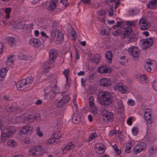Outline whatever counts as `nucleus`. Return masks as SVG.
I'll use <instances>...</instances> for the list:
<instances>
[{
  "label": "nucleus",
  "mask_w": 157,
  "mask_h": 157,
  "mask_svg": "<svg viewBox=\"0 0 157 157\" xmlns=\"http://www.w3.org/2000/svg\"><path fill=\"white\" fill-rule=\"evenodd\" d=\"M113 97L111 94L107 91H101L98 92V100L103 106H107L112 103Z\"/></svg>",
  "instance_id": "obj_1"
},
{
  "label": "nucleus",
  "mask_w": 157,
  "mask_h": 157,
  "mask_svg": "<svg viewBox=\"0 0 157 157\" xmlns=\"http://www.w3.org/2000/svg\"><path fill=\"white\" fill-rule=\"evenodd\" d=\"M16 132L14 126H9L5 128L1 132V140L2 142H5Z\"/></svg>",
  "instance_id": "obj_2"
},
{
  "label": "nucleus",
  "mask_w": 157,
  "mask_h": 157,
  "mask_svg": "<svg viewBox=\"0 0 157 157\" xmlns=\"http://www.w3.org/2000/svg\"><path fill=\"white\" fill-rule=\"evenodd\" d=\"M43 148L41 145H36L31 147L29 149V154L33 156H36L41 155Z\"/></svg>",
  "instance_id": "obj_3"
},
{
  "label": "nucleus",
  "mask_w": 157,
  "mask_h": 157,
  "mask_svg": "<svg viewBox=\"0 0 157 157\" xmlns=\"http://www.w3.org/2000/svg\"><path fill=\"white\" fill-rule=\"evenodd\" d=\"M61 94L63 97L57 103V106L59 108L62 107L64 104L68 102L70 99L69 95L68 94H66L65 92L61 93Z\"/></svg>",
  "instance_id": "obj_4"
},
{
  "label": "nucleus",
  "mask_w": 157,
  "mask_h": 157,
  "mask_svg": "<svg viewBox=\"0 0 157 157\" xmlns=\"http://www.w3.org/2000/svg\"><path fill=\"white\" fill-rule=\"evenodd\" d=\"M101 115L104 121L106 122H111L114 120V115L112 112L105 110L102 112Z\"/></svg>",
  "instance_id": "obj_5"
},
{
  "label": "nucleus",
  "mask_w": 157,
  "mask_h": 157,
  "mask_svg": "<svg viewBox=\"0 0 157 157\" xmlns=\"http://www.w3.org/2000/svg\"><path fill=\"white\" fill-rule=\"evenodd\" d=\"M128 51L133 58H137L139 56V50L136 46H132L128 48Z\"/></svg>",
  "instance_id": "obj_6"
},
{
  "label": "nucleus",
  "mask_w": 157,
  "mask_h": 157,
  "mask_svg": "<svg viewBox=\"0 0 157 157\" xmlns=\"http://www.w3.org/2000/svg\"><path fill=\"white\" fill-rule=\"evenodd\" d=\"M113 69L108 67L106 65H102L99 67L98 71L100 73L110 74Z\"/></svg>",
  "instance_id": "obj_7"
},
{
  "label": "nucleus",
  "mask_w": 157,
  "mask_h": 157,
  "mask_svg": "<svg viewBox=\"0 0 157 157\" xmlns=\"http://www.w3.org/2000/svg\"><path fill=\"white\" fill-rule=\"evenodd\" d=\"M143 40L142 45L143 47V48L145 50L151 46L153 43V40L152 38L144 39Z\"/></svg>",
  "instance_id": "obj_8"
},
{
  "label": "nucleus",
  "mask_w": 157,
  "mask_h": 157,
  "mask_svg": "<svg viewBox=\"0 0 157 157\" xmlns=\"http://www.w3.org/2000/svg\"><path fill=\"white\" fill-rule=\"evenodd\" d=\"M139 24L140 26V29L141 30H145L149 28L148 24L145 18L141 19L139 21Z\"/></svg>",
  "instance_id": "obj_9"
},
{
  "label": "nucleus",
  "mask_w": 157,
  "mask_h": 157,
  "mask_svg": "<svg viewBox=\"0 0 157 157\" xmlns=\"http://www.w3.org/2000/svg\"><path fill=\"white\" fill-rule=\"evenodd\" d=\"M33 130V128L31 127L30 125H28L24 126L20 130L19 132L21 134H25L28 132L31 133Z\"/></svg>",
  "instance_id": "obj_10"
},
{
  "label": "nucleus",
  "mask_w": 157,
  "mask_h": 157,
  "mask_svg": "<svg viewBox=\"0 0 157 157\" xmlns=\"http://www.w3.org/2000/svg\"><path fill=\"white\" fill-rule=\"evenodd\" d=\"M27 85L25 79H23L21 81H19L16 84V86L17 89L19 90H21L25 89L27 87Z\"/></svg>",
  "instance_id": "obj_11"
},
{
  "label": "nucleus",
  "mask_w": 157,
  "mask_h": 157,
  "mask_svg": "<svg viewBox=\"0 0 157 157\" xmlns=\"http://www.w3.org/2000/svg\"><path fill=\"white\" fill-rule=\"evenodd\" d=\"M57 51L55 49H52L49 53V59L51 61L53 62L56 59L58 55Z\"/></svg>",
  "instance_id": "obj_12"
},
{
  "label": "nucleus",
  "mask_w": 157,
  "mask_h": 157,
  "mask_svg": "<svg viewBox=\"0 0 157 157\" xmlns=\"http://www.w3.org/2000/svg\"><path fill=\"white\" fill-rule=\"evenodd\" d=\"M111 80L105 78H103L100 80V84L101 86H111Z\"/></svg>",
  "instance_id": "obj_13"
},
{
  "label": "nucleus",
  "mask_w": 157,
  "mask_h": 157,
  "mask_svg": "<svg viewBox=\"0 0 157 157\" xmlns=\"http://www.w3.org/2000/svg\"><path fill=\"white\" fill-rule=\"evenodd\" d=\"M30 42L31 44L36 48H38L41 45L40 41L37 38H32L30 40Z\"/></svg>",
  "instance_id": "obj_14"
},
{
  "label": "nucleus",
  "mask_w": 157,
  "mask_h": 157,
  "mask_svg": "<svg viewBox=\"0 0 157 157\" xmlns=\"http://www.w3.org/2000/svg\"><path fill=\"white\" fill-rule=\"evenodd\" d=\"M56 42L57 44H61L63 41L64 37L63 33L58 30Z\"/></svg>",
  "instance_id": "obj_15"
},
{
  "label": "nucleus",
  "mask_w": 157,
  "mask_h": 157,
  "mask_svg": "<svg viewBox=\"0 0 157 157\" xmlns=\"http://www.w3.org/2000/svg\"><path fill=\"white\" fill-rule=\"evenodd\" d=\"M72 121L73 123L78 124L81 121L80 115L78 113H74L72 116Z\"/></svg>",
  "instance_id": "obj_16"
},
{
  "label": "nucleus",
  "mask_w": 157,
  "mask_h": 157,
  "mask_svg": "<svg viewBox=\"0 0 157 157\" xmlns=\"http://www.w3.org/2000/svg\"><path fill=\"white\" fill-rule=\"evenodd\" d=\"M99 144L100 145L98 147H96L97 149V151H101V152H97V153L98 154H103L105 152L106 148L105 145L103 144L99 143Z\"/></svg>",
  "instance_id": "obj_17"
},
{
  "label": "nucleus",
  "mask_w": 157,
  "mask_h": 157,
  "mask_svg": "<svg viewBox=\"0 0 157 157\" xmlns=\"http://www.w3.org/2000/svg\"><path fill=\"white\" fill-rule=\"evenodd\" d=\"M117 86H118L119 90L120 92H121L122 93H126L128 90V87L125 85H122L121 84L120 85V84H118V85Z\"/></svg>",
  "instance_id": "obj_18"
},
{
  "label": "nucleus",
  "mask_w": 157,
  "mask_h": 157,
  "mask_svg": "<svg viewBox=\"0 0 157 157\" xmlns=\"http://www.w3.org/2000/svg\"><path fill=\"white\" fill-rule=\"evenodd\" d=\"M58 0H52L51 2H50L48 7L49 10H54L56 7V3H58Z\"/></svg>",
  "instance_id": "obj_19"
},
{
  "label": "nucleus",
  "mask_w": 157,
  "mask_h": 157,
  "mask_svg": "<svg viewBox=\"0 0 157 157\" xmlns=\"http://www.w3.org/2000/svg\"><path fill=\"white\" fill-rule=\"evenodd\" d=\"M157 3L155 2V1H154L152 0L149 2L147 4V7L148 8L151 9H155L157 7Z\"/></svg>",
  "instance_id": "obj_20"
},
{
  "label": "nucleus",
  "mask_w": 157,
  "mask_h": 157,
  "mask_svg": "<svg viewBox=\"0 0 157 157\" xmlns=\"http://www.w3.org/2000/svg\"><path fill=\"white\" fill-rule=\"evenodd\" d=\"M152 62L150 66H149L148 68H145L147 72H150L151 70H154L157 67L155 61H152Z\"/></svg>",
  "instance_id": "obj_21"
},
{
  "label": "nucleus",
  "mask_w": 157,
  "mask_h": 157,
  "mask_svg": "<svg viewBox=\"0 0 157 157\" xmlns=\"http://www.w3.org/2000/svg\"><path fill=\"white\" fill-rule=\"evenodd\" d=\"M122 30L124 33L126 35H128L129 37L130 34H131L132 32V30L131 27H126L124 29H122Z\"/></svg>",
  "instance_id": "obj_22"
},
{
  "label": "nucleus",
  "mask_w": 157,
  "mask_h": 157,
  "mask_svg": "<svg viewBox=\"0 0 157 157\" xmlns=\"http://www.w3.org/2000/svg\"><path fill=\"white\" fill-rule=\"evenodd\" d=\"M54 90H51L48 92V96H49V99H53L54 98L56 94H58V91H56V92H54Z\"/></svg>",
  "instance_id": "obj_23"
},
{
  "label": "nucleus",
  "mask_w": 157,
  "mask_h": 157,
  "mask_svg": "<svg viewBox=\"0 0 157 157\" xmlns=\"http://www.w3.org/2000/svg\"><path fill=\"white\" fill-rule=\"evenodd\" d=\"M73 146V144L72 142H69L67 145H66L65 146L63 147L62 148V149L63 151L67 150H69L71 149H73L74 147L72 148V147Z\"/></svg>",
  "instance_id": "obj_24"
},
{
  "label": "nucleus",
  "mask_w": 157,
  "mask_h": 157,
  "mask_svg": "<svg viewBox=\"0 0 157 157\" xmlns=\"http://www.w3.org/2000/svg\"><path fill=\"white\" fill-rule=\"evenodd\" d=\"M18 58L19 59L21 60H28L30 59V57L29 56H27L24 55L21 53L18 56Z\"/></svg>",
  "instance_id": "obj_25"
},
{
  "label": "nucleus",
  "mask_w": 157,
  "mask_h": 157,
  "mask_svg": "<svg viewBox=\"0 0 157 157\" xmlns=\"http://www.w3.org/2000/svg\"><path fill=\"white\" fill-rule=\"evenodd\" d=\"M12 8L10 7L6 8L5 10V12L6 13L5 18L6 19H8L10 17V13L11 12Z\"/></svg>",
  "instance_id": "obj_26"
},
{
  "label": "nucleus",
  "mask_w": 157,
  "mask_h": 157,
  "mask_svg": "<svg viewBox=\"0 0 157 157\" xmlns=\"http://www.w3.org/2000/svg\"><path fill=\"white\" fill-rule=\"evenodd\" d=\"M7 144L8 145L13 147H15L17 145L16 143L15 140L12 139H9L7 142Z\"/></svg>",
  "instance_id": "obj_27"
},
{
  "label": "nucleus",
  "mask_w": 157,
  "mask_h": 157,
  "mask_svg": "<svg viewBox=\"0 0 157 157\" xmlns=\"http://www.w3.org/2000/svg\"><path fill=\"white\" fill-rule=\"evenodd\" d=\"M89 103L90 108L94 107V98L92 96H90L88 99Z\"/></svg>",
  "instance_id": "obj_28"
},
{
  "label": "nucleus",
  "mask_w": 157,
  "mask_h": 157,
  "mask_svg": "<svg viewBox=\"0 0 157 157\" xmlns=\"http://www.w3.org/2000/svg\"><path fill=\"white\" fill-rule=\"evenodd\" d=\"M123 101L121 100H120L118 101V109L120 110V113H123L124 111V106L123 105Z\"/></svg>",
  "instance_id": "obj_29"
},
{
  "label": "nucleus",
  "mask_w": 157,
  "mask_h": 157,
  "mask_svg": "<svg viewBox=\"0 0 157 157\" xmlns=\"http://www.w3.org/2000/svg\"><path fill=\"white\" fill-rule=\"evenodd\" d=\"M105 57L109 62L112 61V59L113 57V54L112 52L109 51L106 52L105 53Z\"/></svg>",
  "instance_id": "obj_30"
},
{
  "label": "nucleus",
  "mask_w": 157,
  "mask_h": 157,
  "mask_svg": "<svg viewBox=\"0 0 157 157\" xmlns=\"http://www.w3.org/2000/svg\"><path fill=\"white\" fill-rule=\"evenodd\" d=\"M123 32L122 29H119L112 33V35L115 36H117L120 35Z\"/></svg>",
  "instance_id": "obj_31"
},
{
  "label": "nucleus",
  "mask_w": 157,
  "mask_h": 157,
  "mask_svg": "<svg viewBox=\"0 0 157 157\" xmlns=\"http://www.w3.org/2000/svg\"><path fill=\"white\" fill-rule=\"evenodd\" d=\"M129 39L128 40L129 43L133 42L136 37V35L134 33V32L130 34L129 36Z\"/></svg>",
  "instance_id": "obj_32"
},
{
  "label": "nucleus",
  "mask_w": 157,
  "mask_h": 157,
  "mask_svg": "<svg viewBox=\"0 0 157 157\" xmlns=\"http://www.w3.org/2000/svg\"><path fill=\"white\" fill-rule=\"evenodd\" d=\"M8 110L12 112H15L17 110L18 107L15 106L13 104L11 106H8Z\"/></svg>",
  "instance_id": "obj_33"
},
{
  "label": "nucleus",
  "mask_w": 157,
  "mask_h": 157,
  "mask_svg": "<svg viewBox=\"0 0 157 157\" xmlns=\"http://www.w3.org/2000/svg\"><path fill=\"white\" fill-rule=\"evenodd\" d=\"M7 41L8 43L11 47L13 46L16 42L15 39L12 37L9 38Z\"/></svg>",
  "instance_id": "obj_34"
},
{
  "label": "nucleus",
  "mask_w": 157,
  "mask_h": 157,
  "mask_svg": "<svg viewBox=\"0 0 157 157\" xmlns=\"http://www.w3.org/2000/svg\"><path fill=\"white\" fill-rule=\"evenodd\" d=\"M132 146V145L131 143H128V144H126L124 151L126 153H128L130 152V150Z\"/></svg>",
  "instance_id": "obj_35"
},
{
  "label": "nucleus",
  "mask_w": 157,
  "mask_h": 157,
  "mask_svg": "<svg viewBox=\"0 0 157 157\" xmlns=\"http://www.w3.org/2000/svg\"><path fill=\"white\" fill-rule=\"evenodd\" d=\"M33 78L31 76L28 77L26 78V79H25L27 85L31 84L33 82Z\"/></svg>",
  "instance_id": "obj_36"
},
{
  "label": "nucleus",
  "mask_w": 157,
  "mask_h": 157,
  "mask_svg": "<svg viewBox=\"0 0 157 157\" xmlns=\"http://www.w3.org/2000/svg\"><path fill=\"white\" fill-rule=\"evenodd\" d=\"M97 136L98 135L95 132L91 133L90 134V138L87 140V141L89 142L92 140H93L95 139Z\"/></svg>",
  "instance_id": "obj_37"
},
{
  "label": "nucleus",
  "mask_w": 157,
  "mask_h": 157,
  "mask_svg": "<svg viewBox=\"0 0 157 157\" xmlns=\"http://www.w3.org/2000/svg\"><path fill=\"white\" fill-rule=\"evenodd\" d=\"M98 58H97L96 56H94L93 58L91 59H90V62L97 63H98L99 61V58H100V57L98 55Z\"/></svg>",
  "instance_id": "obj_38"
},
{
  "label": "nucleus",
  "mask_w": 157,
  "mask_h": 157,
  "mask_svg": "<svg viewBox=\"0 0 157 157\" xmlns=\"http://www.w3.org/2000/svg\"><path fill=\"white\" fill-rule=\"evenodd\" d=\"M29 25H26L25 24H23L22 25H20L19 26V28L20 29H24V31H25L26 32L28 31V28Z\"/></svg>",
  "instance_id": "obj_39"
},
{
  "label": "nucleus",
  "mask_w": 157,
  "mask_h": 157,
  "mask_svg": "<svg viewBox=\"0 0 157 157\" xmlns=\"http://www.w3.org/2000/svg\"><path fill=\"white\" fill-rule=\"evenodd\" d=\"M72 33H71L70 35L72 36V39L74 41H75L77 39L76 33L75 32V30L73 29H72Z\"/></svg>",
  "instance_id": "obj_40"
},
{
  "label": "nucleus",
  "mask_w": 157,
  "mask_h": 157,
  "mask_svg": "<svg viewBox=\"0 0 157 157\" xmlns=\"http://www.w3.org/2000/svg\"><path fill=\"white\" fill-rule=\"evenodd\" d=\"M69 72V70L68 69H65V70L63 72V73L64 74L65 77L66 78V80L67 82L68 80V75Z\"/></svg>",
  "instance_id": "obj_41"
},
{
  "label": "nucleus",
  "mask_w": 157,
  "mask_h": 157,
  "mask_svg": "<svg viewBox=\"0 0 157 157\" xmlns=\"http://www.w3.org/2000/svg\"><path fill=\"white\" fill-rule=\"evenodd\" d=\"M152 61L154 60L151 59H147L146 61V64L144 65V67L148 68L149 67L148 66L151 64V63L152 62Z\"/></svg>",
  "instance_id": "obj_42"
},
{
  "label": "nucleus",
  "mask_w": 157,
  "mask_h": 157,
  "mask_svg": "<svg viewBox=\"0 0 157 157\" xmlns=\"http://www.w3.org/2000/svg\"><path fill=\"white\" fill-rule=\"evenodd\" d=\"M132 132L134 136H136L138 133V130L137 127H135L132 128Z\"/></svg>",
  "instance_id": "obj_43"
},
{
  "label": "nucleus",
  "mask_w": 157,
  "mask_h": 157,
  "mask_svg": "<svg viewBox=\"0 0 157 157\" xmlns=\"http://www.w3.org/2000/svg\"><path fill=\"white\" fill-rule=\"evenodd\" d=\"M113 6H111L108 10L109 16H111L113 15Z\"/></svg>",
  "instance_id": "obj_44"
},
{
  "label": "nucleus",
  "mask_w": 157,
  "mask_h": 157,
  "mask_svg": "<svg viewBox=\"0 0 157 157\" xmlns=\"http://www.w3.org/2000/svg\"><path fill=\"white\" fill-rule=\"evenodd\" d=\"M91 108L92 111L94 114H97L98 112V108L97 107H92Z\"/></svg>",
  "instance_id": "obj_45"
},
{
  "label": "nucleus",
  "mask_w": 157,
  "mask_h": 157,
  "mask_svg": "<svg viewBox=\"0 0 157 157\" xmlns=\"http://www.w3.org/2000/svg\"><path fill=\"white\" fill-rule=\"evenodd\" d=\"M139 147V144H137L133 150V153H134V154H136L137 153L140 152L138 148V147Z\"/></svg>",
  "instance_id": "obj_46"
},
{
  "label": "nucleus",
  "mask_w": 157,
  "mask_h": 157,
  "mask_svg": "<svg viewBox=\"0 0 157 157\" xmlns=\"http://www.w3.org/2000/svg\"><path fill=\"white\" fill-rule=\"evenodd\" d=\"M126 25L127 26H135L136 24L134 21H126Z\"/></svg>",
  "instance_id": "obj_47"
},
{
  "label": "nucleus",
  "mask_w": 157,
  "mask_h": 157,
  "mask_svg": "<svg viewBox=\"0 0 157 157\" xmlns=\"http://www.w3.org/2000/svg\"><path fill=\"white\" fill-rule=\"evenodd\" d=\"M135 103V101L131 99H129L128 101V104L130 106H133L134 105Z\"/></svg>",
  "instance_id": "obj_48"
},
{
  "label": "nucleus",
  "mask_w": 157,
  "mask_h": 157,
  "mask_svg": "<svg viewBox=\"0 0 157 157\" xmlns=\"http://www.w3.org/2000/svg\"><path fill=\"white\" fill-rule=\"evenodd\" d=\"M58 30L55 31H53L51 33V36L52 38V40H54L55 37L57 35Z\"/></svg>",
  "instance_id": "obj_49"
},
{
  "label": "nucleus",
  "mask_w": 157,
  "mask_h": 157,
  "mask_svg": "<svg viewBox=\"0 0 157 157\" xmlns=\"http://www.w3.org/2000/svg\"><path fill=\"white\" fill-rule=\"evenodd\" d=\"M53 136L55 140H58L61 138V136L59 135V134L56 133H54Z\"/></svg>",
  "instance_id": "obj_50"
},
{
  "label": "nucleus",
  "mask_w": 157,
  "mask_h": 157,
  "mask_svg": "<svg viewBox=\"0 0 157 157\" xmlns=\"http://www.w3.org/2000/svg\"><path fill=\"white\" fill-rule=\"evenodd\" d=\"M140 79L141 81H144L146 80L147 79V78L146 77V76L144 74L140 76Z\"/></svg>",
  "instance_id": "obj_51"
},
{
  "label": "nucleus",
  "mask_w": 157,
  "mask_h": 157,
  "mask_svg": "<svg viewBox=\"0 0 157 157\" xmlns=\"http://www.w3.org/2000/svg\"><path fill=\"white\" fill-rule=\"evenodd\" d=\"M60 3H62L66 7L68 5L67 4V0H60Z\"/></svg>",
  "instance_id": "obj_52"
},
{
  "label": "nucleus",
  "mask_w": 157,
  "mask_h": 157,
  "mask_svg": "<svg viewBox=\"0 0 157 157\" xmlns=\"http://www.w3.org/2000/svg\"><path fill=\"white\" fill-rule=\"evenodd\" d=\"M152 86L154 89L157 91V81H155L153 82Z\"/></svg>",
  "instance_id": "obj_53"
},
{
  "label": "nucleus",
  "mask_w": 157,
  "mask_h": 157,
  "mask_svg": "<svg viewBox=\"0 0 157 157\" xmlns=\"http://www.w3.org/2000/svg\"><path fill=\"white\" fill-rule=\"evenodd\" d=\"M132 117H129L127 120V123L129 125H131L132 124Z\"/></svg>",
  "instance_id": "obj_54"
},
{
  "label": "nucleus",
  "mask_w": 157,
  "mask_h": 157,
  "mask_svg": "<svg viewBox=\"0 0 157 157\" xmlns=\"http://www.w3.org/2000/svg\"><path fill=\"white\" fill-rule=\"evenodd\" d=\"M151 116H147L145 118V120L147 121V122H149L150 121V123H151Z\"/></svg>",
  "instance_id": "obj_55"
},
{
  "label": "nucleus",
  "mask_w": 157,
  "mask_h": 157,
  "mask_svg": "<svg viewBox=\"0 0 157 157\" xmlns=\"http://www.w3.org/2000/svg\"><path fill=\"white\" fill-rule=\"evenodd\" d=\"M121 2L120 0H117L115 2V8L116 9H117L118 8V6L120 4Z\"/></svg>",
  "instance_id": "obj_56"
},
{
  "label": "nucleus",
  "mask_w": 157,
  "mask_h": 157,
  "mask_svg": "<svg viewBox=\"0 0 157 157\" xmlns=\"http://www.w3.org/2000/svg\"><path fill=\"white\" fill-rule=\"evenodd\" d=\"M81 2L84 4L88 5L90 3L91 0H81Z\"/></svg>",
  "instance_id": "obj_57"
},
{
  "label": "nucleus",
  "mask_w": 157,
  "mask_h": 157,
  "mask_svg": "<svg viewBox=\"0 0 157 157\" xmlns=\"http://www.w3.org/2000/svg\"><path fill=\"white\" fill-rule=\"evenodd\" d=\"M56 140L53 137L49 140L48 141V142L50 144L56 142Z\"/></svg>",
  "instance_id": "obj_58"
},
{
  "label": "nucleus",
  "mask_w": 157,
  "mask_h": 157,
  "mask_svg": "<svg viewBox=\"0 0 157 157\" xmlns=\"http://www.w3.org/2000/svg\"><path fill=\"white\" fill-rule=\"evenodd\" d=\"M140 146L142 147L143 148H144V149L146 148L147 145L144 142H142L139 144Z\"/></svg>",
  "instance_id": "obj_59"
},
{
  "label": "nucleus",
  "mask_w": 157,
  "mask_h": 157,
  "mask_svg": "<svg viewBox=\"0 0 157 157\" xmlns=\"http://www.w3.org/2000/svg\"><path fill=\"white\" fill-rule=\"evenodd\" d=\"M117 131L116 130H114L112 131L110 133V135L111 136H113L115 134L117 135L118 133H117Z\"/></svg>",
  "instance_id": "obj_60"
},
{
  "label": "nucleus",
  "mask_w": 157,
  "mask_h": 157,
  "mask_svg": "<svg viewBox=\"0 0 157 157\" xmlns=\"http://www.w3.org/2000/svg\"><path fill=\"white\" fill-rule=\"evenodd\" d=\"M95 74L94 72L91 73L90 75L89 78L90 80L93 79L94 78Z\"/></svg>",
  "instance_id": "obj_61"
},
{
  "label": "nucleus",
  "mask_w": 157,
  "mask_h": 157,
  "mask_svg": "<svg viewBox=\"0 0 157 157\" xmlns=\"http://www.w3.org/2000/svg\"><path fill=\"white\" fill-rule=\"evenodd\" d=\"M129 15H133L134 14L135 11L133 9L129 10L128 11Z\"/></svg>",
  "instance_id": "obj_62"
},
{
  "label": "nucleus",
  "mask_w": 157,
  "mask_h": 157,
  "mask_svg": "<svg viewBox=\"0 0 157 157\" xmlns=\"http://www.w3.org/2000/svg\"><path fill=\"white\" fill-rule=\"evenodd\" d=\"M4 48V47L3 44L2 43H0V54L2 52Z\"/></svg>",
  "instance_id": "obj_63"
},
{
  "label": "nucleus",
  "mask_w": 157,
  "mask_h": 157,
  "mask_svg": "<svg viewBox=\"0 0 157 157\" xmlns=\"http://www.w3.org/2000/svg\"><path fill=\"white\" fill-rule=\"evenodd\" d=\"M126 23V21H119L120 27H121L124 26Z\"/></svg>",
  "instance_id": "obj_64"
}]
</instances>
